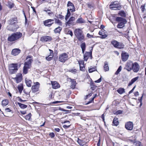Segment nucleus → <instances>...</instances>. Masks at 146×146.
I'll list each match as a JSON object with an SVG mask.
<instances>
[{
    "instance_id": "nucleus-1",
    "label": "nucleus",
    "mask_w": 146,
    "mask_h": 146,
    "mask_svg": "<svg viewBox=\"0 0 146 146\" xmlns=\"http://www.w3.org/2000/svg\"><path fill=\"white\" fill-rule=\"evenodd\" d=\"M8 23L11 25L9 28H7V30L11 31H15L19 28V26L17 24V17L12 18L8 21Z\"/></svg>"
},
{
    "instance_id": "nucleus-2",
    "label": "nucleus",
    "mask_w": 146,
    "mask_h": 146,
    "mask_svg": "<svg viewBox=\"0 0 146 146\" xmlns=\"http://www.w3.org/2000/svg\"><path fill=\"white\" fill-rule=\"evenodd\" d=\"M22 34L20 32L13 33L8 37L7 40L10 42H13L17 40L21 37Z\"/></svg>"
},
{
    "instance_id": "nucleus-3",
    "label": "nucleus",
    "mask_w": 146,
    "mask_h": 146,
    "mask_svg": "<svg viewBox=\"0 0 146 146\" xmlns=\"http://www.w3.org/2000/svg\"><path fill=\"white\" fill-rule=\"evenodd\" d=\"M116 21L118 23L117 25V27L119 29L124 28L125 25L127 23V21L126 19L121 17H117L115 18Z\"/></svg>"
},
{
    "instance_id": "nucleus-4",
    "label": "nucleus",
    "mask_w": 146,
    "mask_h": 146,
    "mask_svg": "<svg viewBox=\"0 0 146 146\" xmlns=\"http://www.w3.org/2000/svg\"><path fill=\"white\" fill-rule=\"evenodd\" d=\"M74 33L75 35L79 41H82L84 40V35L82 31L80 29H76L74 30Z\"/></svg>"
},
{
    "instance_id": "nucleus-5",
    "label": "nucleus",
    "mask_w": 146,
    "mask_h": 146,
    "mask_svg": "<svg viewBox=\"0 0 146 146\" xmlns=\"http://www.w3.org/2000/svg\"><path fill=\"white\" fill-rule=\"evenodd\" d=\"M111 42V44L115 48L120 49H122L125 46V45L123 43L118 42L115 40H112Z\"/></svg>"
},
{
    "instance_id": "nucleus-6",
    "label": "nucleus",
    "mask_w": 146,
    "mask_h": 146,
    "mask_svg": "<svg viewBox=\"0 0 146 146\" xmlns=\"http://www.w3.org/2000/svg\"><path fill=\"white\" fill-rule=\"evenodd\" d=\"M18 64H11L9 66V72L12 74L16 72L18 70Z\"/></svg>"
},
{
    "instance_id": "nucleus-7",
    "label": "nucleus",
    "mask_w": 146,
    "mask_h": 146,
    "mask_svg": "<svg viewBox=\"0 0 146 146\" xmlns=\"http://www.w3.org/2000/svg\"><path fill=\"white\" fill-rule=\"evenodd\" d=\"M68 59V55L66 53H63L60 55L59 57V60L62 62H64Z\"/></svg>"
},
{
    "instance_id": "nucleus-8",
    "label": "nucleus",
    "mask_w": 146,
    "mask_h": 146,
    "mask_svg": "<svg viewBox=\"0 0 146 146\" xmlns=\"http://www.w3.org/2000/svg\"><path fill=\"white\" fill-rule=\"evenodd\" d=\"M110 9L113 8H117V9L120 10L121 8V5L117 1L112 2L109 5Z\"/></svg>"
},
{
    "instance_id": "nucleus-9",
    "label": "nucleus",
    "mask_w": 146,
    "mask_h": 146,
    "mask_svg": "<svg viewBox=\"0 0 146 146\" xmlns=\"http://www.w3.org/2000/svg\"><path fill=\"white\" fill-rule=\"evenodd\" d=\"M133 63L132 61H128L126 64L125 69H126L128 71H130L133 69L132 68Z\"/></svg>"
},
{
    "instance_id": "nucleus-10",
    "label": "nucleus",
    "mask_w": 146,
    "mask_h": 146,
    "mask_svg": "<svg viewBox=\"0 0 146 146\" xmlns=\"http://www.w3.org/2000/svg\"><path fill=\"white\" fill-rule=\"evenodd\" d=\"M67 9L70 10L71 12H74L75 11V8L73 4L70 1H68L67 4Z\"/></svg>"
},
{
    "instance_id": "nucleus-11",
    "label": "nucleus",
    "mask_w": 146,
    "mask_h": 146,
    "mask_svg": "<svg viewBox=\"0 0 146 146\" xmlns=\"http://www.w3.org/2000/svg\"><path fill=\"white\" fill-rule=\"evenodd\" d=\"M54 21V19H48L44 21L43 24L45 26L49 27L54 23L53 22H52Z\"/></svg>"
},
{
    "instance_id": "nucleus-12",
    "label": "nucleus",
    "mask_w": 146,
    "mask_h": 146,
    "mask_svg": "<svg viewBox=\"0 0 146 146\" xmlns=\"http://www.w3.org/2000/svg\"><path fill=\"white\" fill-rule=\"evenodd\" d=\"M92 49L91 50L90 52H86L84 56V61H86L89 57H90L91 59L92 58Z\"/></svg>"
},
{
    "instance_id": "nucleus-13",
    "label": "nucleus",
    "mask_w": 146,
    "mask_h": 146,
    "mask_svg": "<svg viewBox=\"0 0 146 146\" xmlns=\"http://www.w3.org/2000/svg\"><path fill=\"white\" fill-rule=\"evenodd\" d=\"M40 84L38 82H36L35 84L32 86L31 89L33 92H35L39 90Z\"/></svg>"
},
{
    "instance_id": "nucleus-14",
    "label": "nucleus",
    "mask_w": 146,
    "mask_h": 146,
    "mask_svg": "<svg viewBox=\"0 0 146 146\" xmlns=\"http://www.w3.org/2000/svg\"><path fill=\"white\" fill-rule=\"evenodd\" d=\"M52 40V38L50 36H42L40 40L42 42H47L50 41Z\"/></svg>"
},
{
    "instance_id": "nucleus-15",
    "label": "nucleus",
    "mask_w": 146,
    "mask_h": 146,
    "mask_svg": "<svg viewBox=\"0 0 146 146\" xmlns=\"http://www.w3.org/2000/svg\"><path fill=\"white\" fill-rule=\"evenodd\" d=\"M125 128L128 130H131L133 127V124L132 122L129 121L125 124Z\"/></svg>"
},
{
    "instance_id": "nucleus-16",
    "label": "nucleus",
    "mask_w": 146,
    "mask_h": 146,
    "mask_svg": "<svg viewBox=\"0 0 146 146\" xmlns=\"http://www.w3.org/2000/svg\"><path fill=\"white\" fill-rule=\"evenodd\" d=\"M32 56H27V60H28L27 61L25 62L24 63V65H26L30 67V65L31 64V62L33 61Z\"/></svg>"
},
{
    "instance_id": "nucleus-17",
    "label": "nucleus",
    "mask_w": 146,
    "mask_h": 146,
    "mask_svg": "<svg viewBox=\"0 0 146 146\" xmlns=\"http://www.w3.org/2000/svg\"><path fill=\"white\" fill-rule=\"evenodd\" d=\"M133 71L134 72H137L140 68V66L139 64L137 62H135L133 63Z\"/></svg>"
},
{
    "instance_id": "nucleus-18",
    "label": "nucleus",
    "mask_w": 146,
    "mask_h": 146,
    "mask_svg": "<svg viewBox=\"0 0 146 146\" xmlns=\"http://www.w3.org/2000/svg\"><path fill=\"white\" fill-rule=\"evenodd\" d=\"M22 75L21 74H19L16 75V77L13 79L16 80V83H18L20 82L22 79Z\"/></svg>"
},
{
    "instance_id": "nucleus-19",
    "label": "nucleus",
    "mask_w": 146,
    "mask_h": 146,
    "mask_svg": "<svg viewBox=\"0 0 146 146\" xmlns=\"http://www.w3.org/2000/svg\"><path fill=\"white\" fill-rule=\"evenodd\" d=\"M129 55L126 52L122 53H121V59L123 61H126L129 57Z\"/></svg>"
},
{
    "instance_id": "nucleus-20",
    "label": "nucleus",
    "mask_w": 146,
    "mask_h": 146,
    "mask_svg": "<svg viewBox=\"0 0 146 146\" xmlns=\"http://www.w3.org/2000/svg\"><path fill=\"white\" fill-rule=\"evenodd\" d=\"M21 52V50L18 48H15L13 49L11 54L14 56L18 55Z\"/></svg>"
},
{
    "instance_id": "nucleus-21",
    "label": "nucleus",
    "mask_w": 146,
    "mask_h": 146,
    "mask_svg": "<svg viewBox=\"0 0 146 146\" xmlns=\"http://www.w3.org/2000/svg\"><path fill=\"white\" fill-rule=\"evenodd\" d=\"M75 20V18L73 17H71L68 21L66 22V25L70 26L73 24V22Z\"/></svg>"
},
{
    "instance_id": "nucleus-22",
    "label": "nucleus",
    "mask_w": 146,
    "mask_h": 146,
    "mask_svg": "<svg viewBox=\"0 0 146 146\" xmlns=\"http://www.w3.org/2000/svg\"><path fill=\"white\" fill-rule=\"evenodd\" d=\"M51 84L52 88L54 89H57L60 87V85L56 81H51Z\"/></svg>"
},
{
    "instance_id": "nucleus-23",
    "label": "nucleus",
    "mask_w": 146,
    "mask_h": 146,
    "mask_svg": "<svg viewBox=\"0 0 146 146\" xmlns=\"http://www.w3.org/2000/svg\"><path fill=\"white\" fill-rule=\"evenodd\" d=\"M70 79L71 82L70 87L71 88L74 89L75 88L76 84V81L74 79Z\"/></svg>"
},
{
    "instance_id": "nucleus-24",
    "label": "nucleus",
    "mask_w": 146,
    "mask_h": 146,
    "mask_svg": "<svg viewBox=\"0 0 146 146\" xmlns=\"http://www.w3.org/2000/svg\"><path fill=\"white\" fill-rule=\"evenodd\" d=\"M80 47L82 50V53L84 54L86 48V45L85 42H84L81 43Z\"/></svg>"
},
{
    "instance_id": "nucleus-25",
    "label": "nucleus",
    "mask_w": 146,
    "mask_h": 146,
    "mask_svg": "<svg viewBox=\"0 0 146 146\" xmlns=\"http://www.w3.org/2000/svg\"><path fill=\"white\" fill-rule=\"evenodd\" d=\"M118 14L122 17H125L126 16V13L123 11H119Z\"/></svg>"
},
{
    "instance_id": "nucleus-26",
    "label": "nucleus",
    "mask_w": 146,
    "mask_h": 146,
    "mask_svg": "<svg viewBox=\"0 0 146 146\" xmlns=\"http://www.w3.org/2000/svg\"><path fill=\"white\" fill-rule=\"evenodd\" d=\"M30 68V67L27 66L26 65H24L23 67V73L25 74H27L28 72V69Z\"/></svg>"
},
{
    "instance_id": "nucleus-27",
    "label": "nucleus",
    "mask_w": 146,
    "mask_h": 146,
    "mask_svg": "<svg viewBox=\"0 0 146 146\" xmlns=\"http://www.w3.org/2000/svg\"><path fill=\"white\" fill-rule=\"evenodd\" d=\"M62 29V28L61 27H58L54 29V32L55 33H60Z\"/></svg>"
},
{
    "instance_id": "nucleus-28",
    "label": "nucleus",
    "mask_w": 146,
    "mask_h": 146,
    "mask_svg": "<svg viewBox=\"0 0 146 146\" xmlns=\"http://www.w3.org/2000/svg\"><path fill=\"white\" fill-rule=\"evenodd\" d=\"M117 92L120 94H121L125 92V89L123 88H119L117 90Z\"/></svg>"
},
{
    "instance_id": "nucleus-29",
    "label": "nucleus",
    "mask_w": 146,
    "mask_h": 146,
    "mask_svg": "<svg viewBox=\"0 0 146 146\" xmlns=\"http://www.w3.org/2000/svg\"><path fill=\"white\" fill-rule=\"evenodd\" d=\"M77 142L80 145L83 146L84 145L85 141L82 140L78 138Z\"/></svg>"
},
{
    "instance_id": "nucleus-30",
    "label": "nucleus",
    "mask_w": 146,
    "mask_h": 146,
    "mask_svg": "<svg viewBox=\"0 0 146 146\" xmlns=\"http://www.w3.org/2000/svg\"><path fill=\"white\" fill-rule=\"evenodd\" d=\"M19 107L21 109H24L27 108V106L26 105L22 104L18 102H17Z\"/></svg>"
},
{
    "instance_id": "nucleus-31",
    "label": "nucleus",
    "mask_w": 146,
    "mask_h": 146,
    "mask_svg": "<svg viewBox=\"0 0 146 146\" xmlns=\"http://www.w3.org/2000/svg\"><path fill=\"white\" fill-rule=\"evenodd\" d=\"M104 69L105 71H107L109 70V67L108 66V63L106 61L105 62Z\"/></svg>"
},
{
    "instance_id": "nucleus-32",
    "label": "nucleus",
    "mask_w": 146,
    "mask_h": 146,
    "mask_svg": "<svg viewBox=\"0 0 146 146\" xmlns=\"http://www.w3.org/2000/svg\"><path fill=\"white\" fill-rule=\"evenodd\" d=\"M76 23H85V21L82 18L80 17L78 19Z\"/></svg>"
},
{
    "instance_id": "nucleus-33",
    "label": "nucleus",
    "mask_w": 146,
    "mask_h": 146,
    "mask_svg": "<svg viewBox=\"0 0 146 146\" xmlns=\"http://www.w3.org/2000/svg\"><path fill=\"white\" fill-rule=\"evenodd\" d=\"M27 86L28 87H30L31 86L32 82L29 79L25 80Z\"/></svg>"
},
{
    "instance_id": "nucleus-34",
    "label": "nucleus",
    "mask_w": 146,
    "mask_h": 146,
    "mask_svg": "<svg viewBox=\"0 0 146 146\" xmlns=\"http://www.w3.org/2000/svg\"><path fill=\"white\" fill-rule=\"evenodd\" d=\"M70 10L67 9V13L66 15L65 16V19L66 21H67L69 17L71 15V13L70 12Z\"/></svg>"
},
{
    "instance_id": "nucleus-35",
    "label": "nucleus",
    "mask_w": 146,
    "mask_h": 146,
    "mask_svg": "<svg viewBox=\"0 0 146 146\" xmlns=\"http://www.w3.org/2000/svg\"><path fill=\"white\" fill-rule=\"evenodd\" d=\"M117 118H114L113 121V123L114 125L117 126L119 124L118 121L117 120Z\"/></svg>"
},
{
    "instance_id": "nucleus-36",
    "label": "nucleus",
    "mask_w": 146,
    "mask_h": 146,
    "mask_svg": "<svg viewBox=\"0 0 146 146\" xmlns=\"http://www.w3.org/2000/svg\"><path fill=\"white\" fill-rule=\"evenodd\" d=\"M9 101L8 100L5 99L3 100L2 102V106H5L8 104Z\"/></svg>"
},
{
    "instance_id": "nucleus-37",
    "label": "nucleus",
    "mask_w": 146,
    "mask_h": 146,
    "mask_svg": "<svg viewBox=\"0 0 146 146\" xmlns=\"http://www.w3.org/2000/svg\"><path fill=\"white\" fill-rule=\"evenodd\" d=\"M31 113H29L28 115L25 116V118L26 120H29L31 116Z\"/></svg>"
},
{
    "instance_id": "nucleus-38",
    "label": "nucleus",
    "mask_w": 146,
    "mask_h": 146,
    "mask_svg": "<svg viewBox=\"0 0 146 146\" xmlns=\"http://www.w3.org/2000/svg\"><path fill=\"white\" fill-rule=\"evenodd\" d=\"M96 70V67H92V68H90L88 70V71L89 73H92Z\"/></svg>"
},
{
    "instance_id": "nucleus-39",
    "label": "nucleus",
    "mask_w": 146,
    "mask_h": 146,
    "mask_svg": "<svg viewBox=\"0 0 146 146\" xmlns=\"http://www.w3.org/2000/svg\"><path fill=\"white\" fill-rule=\"evenodd\" d=\"M18 89L19 93L21 94L23 89V87L22 86H19L18 87Z\"/></svg>"
},
{
    "instance_id": "nucleus-40",
    "label": "nucleus",
    "mask_w": 146,
    "mask_h": 146,
    "mask_svg": "<svg viewBox=\"0 0 146 146\" xmlns=\"http://www.w3.org/2000/svg\"><path fill=\"white\" fill-rule=\"evenodd\" d=\"M122 69V67L121 66H120L117 69V71L115 72V74L117 75L119 72L121 71Z\"/></svg>"
},
{
    "instance_id": "nucleus-41",
    "label": "nucleus",
    "mask_w": 146,
    "mask_h": 146,
    "mask_svg": "<svg viewBox=\"0 0 146 146\" xmlns=\"http://www.w3.org/2000/svg\"><path fill=\"white\" fill-rule=\"evenodd\" d=\"M77 70L76 69H72L69 70V72L75 74L77 72Z\"/></svg>"
},
{
    "instance_id": "nucleus-42",
    "label": "nucleus",
    "mask_w": 146,
    "mask_h": 146,
    "mask_svg": "<svg viewBox=\"0 0 146 146\" xmlns=\"http://www.w3.org/2000/svg\"><path fill=\"white\" fill-rule=\"evenodd\" d=\"M53 57L52 55H49L48 56L46 57V59L48 61H50L52 60Z\"/></svg>"
},
{
    "instance_id": "nucleus-43",
    "label": "nucleus",
    "mask_w": 146,
    "mask_h": 146,
    "mask_svg": "<svg viewBox=\"0 0 146 146\" xmlns=\"http://www.w3.org/2000/svg\"><path fill=\"white\" fill-rule=\"evenodd\" d=\"M134 143L136 146H141V142L139 141H136L134 142Z\"/></svg>"
},
{
    "instance_id": "nucleus-44",
    "label": "nucleus",
    "mask_w": 146,
    "mask_h": 146,
    "mask_svg": "<svg viewBox=\"0 0 146 146\" xmlns=\"http://www.w3.org/2000/svg\"><path fill=\"white\" fill-rule=\"evenodd\" d=\"M95 98V96L94 97L92 98L88 102L86 103L85 104L86 105H88L92 102H94V98Z\"/></svg>"
},
{
    "instance_id": "nucleus-45",
    "label": "nucleus",
    "mask_w": 146,
    "mask_h": 146,
    "mask_svg": "<svg viewBox=\"0 0 146 146\" xmlns=\"http://www.w3.org/2000/svg\"><path fill=\"white\" fill-rule=\"evenodd\" d=\"M55 23L58 24V25L60 26H62V22L59 19H58V20H57V21Z\"/></svg>"
},
{
    "instance_id": "nucleus-46",
    "label": "nucleus",
    "mask_w": 146,
    "mask_h": 146,
    "mask_svg": "<svg viewBox=\"0 0 146 146\" xmlns=\"http://www.w3.org/2000/svg\"><path fill=\"white\" fill-rule=\"evenodd\" d=\"M138 78H139L138 77H135V78H133L131 80V81L132 82H133V83H134L138 79Z\"/></svg>"
},
{
    "instance_id": "nucleus-47",
    "label": "nucleus",
    "mask_w": 146,
    "mask_h": 146,
    "mask_svg": "<svg viewBox=\"0 0 146 146\" xmlns=\"http://www.w3.org/2000/svg\"><path fill=\"white\" fill-rule=\"evenodd\" d=\"M84 62L83 60H80L78 61V63L80 66H81V65L84 66Z\"/></svg>"
},
{
    "instance_id": "nucleus-48",
    "label": "nucleus",
    "mask_w": 146,
    "mask_h": 146,
    "mask_svg": "<svg viewBox=\"0 0 146 146\" xmlns=\"http://www.w3.org/2000/svg\"><path fill=\"white\" fill-rule=\"evenodd\" d=\"M143 97V95L141 97L140 99H139L138 100L139 101V102L140 103V106H141L142 105V98Z\"/></svg>"
},
{
    "instance_id": "nucleus-49",
    "label": "nucleus",
    "mask_w": 146,
    "mask_h": 146,
    "mask_svg": "<svg viewBox=\"0 0 146 146\" xmlns=\"http://www.w3.org/2000/svg\"><path fill=\"white\" fill-rule=\"evenodd\" d=\"M97 87V86L96 85H93V86H91L90 88L92 90H94L96 89V88Z\"/></svg>"
},
{
    "instance_id": "nucleus-50",
    "label": "nucleus",
    "mask_w": 146,
    "mask_h": 146,
    "mask_svg": "<svg viewBox=\"0 0 146 146\" xmlns=\"http://www.w3.org/2000/svg\"><path fill=\"white\" fill-rule=\"evenodd\" d=\"M141 10L143 12L145 10V5H142L141 7Z\"/></svg>"
},
{
    "instance_id": "nucleus-51",
    "label": "nucleus",
    "mask_w": 146,
    "mask_h": 146,
    "mask_svg": "<svg viewBox=\"0 0 146 146\" xmlns=\"http://www.w3.org/2000/svg\"><path fill=\"white\" fill-rule=\"evenodd\" d=\"M122 113V111L119 110L116 112L115 114L116 115L121 114Z\"/></svg>"
},
{
    "instance_id": "nucleus-52",
    "label": "nucleus",
    "mask_w": 146,
    "mask_h": 146,
    "mask_svg": "<svg viewBox=\"0 0 146 146\" xmlns=\"http://www.w3.org/2000/svg\"><path fill=\"white\" fill-rule=\"evenodd\" d=\"M87 5L88 7L90 9H92L93 7V5L91 4L87 3Z\"/></svg>"
},
{
    "instance_id": "nucleus-53",
    "label": "nucleus",
    "mask_w": 146,
    "mask_h": 146,
    "mask_svg": "<svg viewBox=\"0 0 146 146\" xmlns=\"http://www.w3.org/2000/svg\"><path fill=\"white\" fill-rule=\"evenodd\" d=\"M80 70L81 71H84L85 70V68L83 66H80Z\"/></svg>"
},
{
    "instance_id": "nucleus-54",
    "label": "nucleus",
    "mask_w": 146,
    "mask_h": 146,
    "mask_svg": "<svg viewBox=\"0 0 146 146\" xmlns=\"http://www.w3.org/2000/svg\"><path fill=\"white\" fill-rule=\"evenodd\" d=\"M107 35L106 34L102 35L100 37L102 39L105 38L107 37Z\"/></svg>"
},
{
    "instance_id": "nucleus-55",
    "label": "nucleus",
    "mask_w": 146,
    "mask_h": 146,
    "mask_svg": "<svg viewBox=\"0 0 146 146\" xmlns=\"http://www.w3.org/2000/svg\"><path fill=\"white\" fill-rule=\"evenodd\" d=\"M49 135L52 138H53L55 136V134L53 133H49Z\"/></svg>"
},
{
    "instance_id": "nucleus-56",
    "label": "nucleus",
    "mask_w": 146,
    "mask_h": 146,
    "mask_svg": "<svg viewBox=\"0 0 146 146\" xmlns=\"http://www.w3.org/2000/svg\"><path fill=\"white\" fill-rule=\"evenodd\" d=\"M23 92H24V93L26 95V96H27L29 98L30 97V93L28 92H25V91H24Z\"/></svg>"
},
{
    "instance_id": "nucleus-57",
    "label": "nucleus",
    "mask_w": 146,
    "mask_h": 146,
    "mask_svg": "<svg viewBox=\"0 0 146 146\" xmlns=\"http://www.w3.org/2000/svg\"><path fill=\"white\" fill-rule=\"evenodd\" d=\"M17 98L18 99V100L20 102H25L26 101V100H23L19 97H17Z\"/></svg>"
},
{
    "instance_id": "nucleus-58",
    "label": "nucleus",
    "mask_w": 146,
    "mask_h": 146,
    "mask_svg": "<svg viewBox=\"0 0 146 146\" xmlns=\"http://www.w3.org/2000/svg\"><path fill=\"white\" fill-rule=\"evenodd\" d=\"M68 34L70 35L71 36H72L73 35L72 32L71 31H68Z\"/></svg>"
},
{
    "instance_id": "nucleus-59",
    "label": "nucleus",
    "mask_w": 146,
    "mask_h": 146,
    "mask_svg": "<svg viewBox=\"0 0 146 146\" xmlns=\"http://www.w3.org/2000/svg\"><path fill=\"white\" fill-rule=\"evenodd\" d=\"M70 125H64L63 126V127L65 129H67L68 128H69L70 126Z\"/></svg>"
},
{
    "instance_id": "nucleus-60",
    "label": "nucleus",
    "mask_w": 146,
    "mask_h": 146,
    "mask_svg": "<svg viewBox=\"0 0 146 146\" xmlns=\"http://www.w3.org/2000/svg\"><path fill=\"white\" fill-rule=\"evenodd\" d=\"M53 94L51 93V94L49 95V97H48V98L49 99H51L52 98V96H53Z\"/></svg>"
},
{
    "instance_id": "nucleus-61",
    "label": "nucleus",
    "mask_w": 146,
    "mask_h": 146,
    "mask_svg": "<svg viewBox=\"0 0 146 146\" xmlns=\"http://www.w3.org/2000/svg\"><path fill=\"white\" fill-rule=\"evenodd\" d=\"M58 18L61 19H63L64 18V17L61 15H58Z\"/></svg>"
},
{
    "instance_id": "nucleus-62",
    "label": "nucleus",
    "mask_w": 146,
    "mask_h": 146,
    "mask_svg": "<svg viewBox=\"0 0 146 146\" xmlns=\"http://www.w3.org/2000/svg\"><path fill=\"white\" fill-rule=\"evenodd\" d=\"M5 111L7 112H11V110L9 108H8L5 109Z\"/></svg>"
},
{
    "instance_id": "nucleus-63",
    "label": "nucleus",
    "mask_w": 146,
    "mask_h": 146,
    "mask_svg": "<svg viewBox=\"0 0 146 146\" xmlns=\"http://www.w3.org/2000/svg\"><path fill=\"white\" fill-rule=\"evenodd\" d=\"M101 81V77L98 80H96L95 81L96 83H100Z\"/></svg>"
},
{
    "instance_id": "nucleus-64",
    "label": "nucleus",
    "mask_w": 146,
    "mask_h": 146,
    "mask_svg": "<svg viewBox=\"0 0 146 146\" xmlns=\"http://www.w3.org/2000/svg\"><path fill=\"white\" fill-rule=\"evenodd\" d=\"M31 7L33 9V11L35 13V14H36V11L35 10V8L34 7H32V6H31Z\"/></svg>"
}]
</instances>
